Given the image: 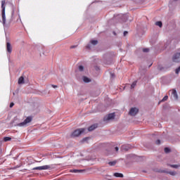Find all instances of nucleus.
I'll list each match as a JSON object with an SVG mask.
<instances>
[{
    "label": "nucleus",
    "instance_id": "nucleus-1",
    "mask_svg": "<svg viewBox=\"0 0 180 180\" xmlns=\"http://www.w3.org/2000/svg\"><path fill=\"white\" fill-rule=\"evenodd\" d=\"M32 120H33V117H27L22 122L18 123L15 126H18L19 127H26V126H27V124L30 123Z\"/></svg>",
    "mask_w": 180,
    "mask_h": 180
},
{
    "label": "nucleus",
    "instance_id": "nucleus-2",
    "mask_svg": "<svg viewBox=\"0 0 180 180\" xmlns=\"http://www.w3.org/2000/svg\"><path fill=\"white\" fill-rule=\"evenodd\" d=\"M1 16L3 25H5V23H6V15L5 14V0L1 1Z\"/></svg>",
    "mask_w": 180,
    "mask_h": 180
},
{
    "label": "nucleus",
    "instance_id": "nucleus-3",
    "mask_svg": "<svg viewBox=\"0 0 180 180\" xmlns=\"http://www.w3.org/2000/svg\"><path fill=\"white\" fill-rule=\"evenodd\" d=\"M84 131H85V128L77 129L71 134V137H79Z\"/></svg>",
    "mask_w": 180,
    "mask_h": 180
},
{
    "label": "nucleus",
    "instance_id": "nucleus-4",
    "mask_svg": "<svg viewBox=\"0 0 180 180\" xmlns=\"http://www.w3.org/2000/svg\"><path fill=\"white\" fill-rule=\"evenodd\" d=\"M115 112L113 113H110L108 115H105L103 118L104 122H109V120H113L115 119Z\"/></svg>",
    "mask_w": 180,
    "mask_h": 180
},
{
    "label": "nucleus",
    "instance_id": "nucleus-5",
    "mask_svg": "<svg viewBox=\"0 0 180 180\" xmlns=\"http://www.w3.org/2000/svg\"><path fill=\"white\" fill-rule=\"evenodd\" d=\"M51 168V165H44L40 167H36L32 169L33 171L38 169L39 171H41L43 169H50Z\"/></svg>",
    "mask_w": 180,
    "mask_h": 180
},
{
    "label": "nucleus",
    "instance_id": "nucleus-6",
    "mask_svg": "<svg viewBox=\"0 0 180 180\" xmlns=\"http://www.w3.org/2000/svg\"><path fill=\"white\" fill-rule=\"evenodd\" d=\"M172 60L174 63H180V53H176L173 55Z\"/></svg>",
    "mask_w": 180,
    "mask_h": 180
},
{
    "label": "nucleus",
    "instance_id": "nucleus-7",
    "mask_svg": "<svg viewBox=\"0 0 180 180\" xmlns=\"http://www.w3.org/2000/svg\"><path fill=\"white\" fill-rule=\"evenodd\" d=\"M139 113V109L136 108H132L129 112V116H136Z\"/></svg>",
    "mask_w": 180,
    "mask_h": 180
},
{
    "label": "nucleus",
    "instance_id": "nucleus-8",
    "mask_svg": "<svg viewBox=\"0 0 180 180\" xmlns=\"http://www.w3.org/2000/svg\"><path fill=\"white\" fill-rule=\"evenodd\" d=\"M172 99L174 101H177L178 99V93H176V90L175 89H173L172 90V96H171Z\"/></svg>",
    "mask_w": 180,
    "mask_h": 180
},
{
    "label": "nucleus",
    "instance_id": "nucleus-9",
    "mask_svg": "<svg viewBox=\"0 0 180 180\" xmlns=\"http://www.w3.org/2000/svg\"><path fill=\"white\" fill-rule=\"evenodd\" d=\"M160 172H162V174H169V175H172V176H175V175H176V172L174 171V172H169V171H167V170H161L160 171Z\"/></svg>",
    "mask_w": 180,
    "mask_h": 180
},
{
    "label": "nucleus",
    "instance_id": "nucleus-10",
    "mask_svg": "<svg viewBox=\"0 0 180 180\" xmlns=\"http://www.w3.org/2000/svg\"><path fill=\"white\" fill-rule=\"evenodd\" d=\"M131 148V145H123L121 146V151H129Z\"/></svg>",
    "mask_w": 180,
    "mask_h": 180
},
{
    "label": "nucleus",
    "instance_id": "nucleus-11",
    "mask_svg": "<svg viewBox=\"0 0 180 180\" xmlns=\"http://www.w3.org/2000/svg\"><path fill=\"white\" fill-rule=\"evenodd\" d=\"M95 129H98V124H94L91 125L90 127H89L88 131H94V130H95Z\"/></svg>",
    "mask_w": 180,
    "mask_h": 180
},
{
    "label": "nucleus",
    "instance_id": "nucleus-12",
    "mask_svg": "<svg viewBox=\"0 0 180 180\" xmlns=\"http://www.w3.org/2000/svg\"><path fill=\"white\" fill-rule=\"evenodd\" d=\"M6 51L8 53H9V54L12 53V45H11V43L9 42L6 43Z\"/></svg>",
    "mask_w": 180,
    "mask_h": 180
},
{
    "label": "nucleus",
    "instance_id": "nucleus-13",
    "mask_svg": "<svg viewBox=\"0 0 180 180\" xmlns=\"http://www.w3.org/2000/svg\"><path fill=\"white\" fill-rule=\"evenodd\" d=\"M84 171H85V170L75 169H71L70 172H74L75 174H81V173L84 172Z\"/></svg>",
    "mask_w": 180,
    "mask_h": 180
},
{
    "label": "nucleus",
    "instance_id": "nucleus-14",
    "mask_svg": "<svg viewBox=\"0 0 180 180\" xmlns=\"http://www.w3.org/2000/svg\"><path fill=\"white\" fill-rule=\"evenodd\" d=\"M82 79H83L84 82H85L86 84H89V82H91V79L86 76H83Z\"/></svg>",
    "mask_w": 180,
    "mask_h": 180
},
{
    "label": "nucleus",
    "instance_id": "nucleus-15",
    "mask_svg": "<svg viewBox=\"0 0 180 180\" xmlns=\"http://www.w3.org/2000/svg\"><path fill=\"white\" fill-rule=\"evenodd\" d=\"M18 84L19 85H22V84H25V77H23L22 76L20 77V78L18 79Z\"/></svg>",
    "mask_w": 180,
    "mask_h": 180
},
{
    "label": "nucleus",
    "instance_id": "nucleus-16",
    "mask_svg": "<svg viewBox=\"0 0 180 180\" xmlns=\"http://www.w3.org/2000/svg\"><path fill=\"white\" fill-rule=\"evenodd\" d=\"M113 175H114L116 178H123V176H124L123 175V174H122V173H117V172L114 173Z\"/></svg>",
    "mask_w": 180,
    "mask_h": 180
},
{
    "label": "nucleus",
    "instance_id": "nucleus-17",
    "mask_svg": "<svg viewBox=\"0 0 180 180\" xmlns=\"http://www.w3.org/2000/svg\"><path fill=\"white\" fill-rule=\"evenodd\" d=\"M168 167H171V168H179L180 165H171V164H167Z\"/></svg>",
    "mask_w": 180,
    "mask_h": 180
},
{
    "label": "nucleus",
    "instance_id": "nucleus-18",
    "mask_svg": "<svg viewBox=\"0 0 180 180\" xmlns=\"http://www.w3.org/2000/svg\"><path fill=\"white\" fill-rule=\"evenodd\" d=\"M117 162V161L114 160L112 162H109L108 165H110V167H115V165H116Z\"/></svg>",
    "mask_w": 180,
    "mask_h": 180
},
{
    "label": "nucleus",
    "instance_id": "nucleus-19",
    "mask_svg": "<svg viewBox=\"0 0 180 180\" xmlns=\"http://www.w3.org/2000/svg\"><path fill=\"white\" fill-rule=\"evenodd\" d=\"M156 26H159V27H162V22L161 21H157L155 22Z\"/></svg>",
    "mask_w": 180,
    "mask_h": 180
},
{
    "label": "nucleus",
    "instance_id": "nucleus-20",
    "mask_svg": "<svg viewBox=\"0 0 180 180\" xmlns=\"http://www.w3.org/2000/svg\"><path fill=\"white\" fill-rule=\"evenodd\" d=\"M91 44H92L93 46H96V44H98V40H91L90 41Z\"/></svg>",
    "mask_w": 180,
    "mask_h": 180
},
{
    "label": "nucleus",
    "instance_id": "nucleus-21",
    "mask_svg": "<svg viewBox=\"0 0 180 180\" xmlns=\"http://www.w3.org/2000/svg\"><path fill=\"white\" fill-rule=\"evenodd\" d=\"M11 140H12V138H11L9 136H5L4 138V141H11Z\"/></svg>",
    "mask_w": 180,
    "mask_h": 180
},
{
    "label": "nucleus",
    "instance_id": "nucleus-22",
    "mask_svg": "<svg viewBox=\"0 0 180 180\" xmlns=\"http://www.w3.org/2000/svg\"><path fill=\"white\" fill-rule=\"evenodd\" d=\"M164 150L166 154H169V153H171V149H169V148H165Z\"/></svg>",
    "mask_w": 180,
    "mask_h": 180
},
{
    "label": "nucleus",
    "instance_id": "nucleus-23",
    "mask_svg": "<svg viewBox=\"0 0 180 180\" xmlns=\"http://www.w3.org/2000/svg\"><path fill=\"white\" fill-rule=\"evenodd\" d=\"M136 85H137V82L135 81L131 85V89H133V88H134V86H136Z\"/></svg>",
    "mask_w": 180,
    "mask_h": 180
},
{
    "label": "nucleus",
    "instance_id": "nucleus-24",
    "mask_svg": "<svg viewBox=\"0 0 180 180\" xmlns=\"http://www.w3.org/2000/svg\"><path fill=\"white\" fill-rule=\"evenodd\" d=\"M86 49H87V50H91V49H92V45L91 44H87Z\"/></svg>",
    "mask_w": 180,
    "mask_h": 180
},
{
    "label": "nucleus",
    "instance_id": "nucleus-25",
    "mask_svg": "<svg viewBox=\"0 0 180 180\" xmlns=\"http://www.w3.org/2000/svg\"><path fill=\"white\" fill-rule=\"evenodd\" d=\"M165 101H168V96H165L161 102H165Z\"/></svg>",
    "mask_w": 180,
    "mask_h": 180
},
{
    "label": "nucleus",
    "instance_id": "nucleus-26",
    "mask_svg": "<svg viewBox=\"0 0 180 180\" xmlns=\"http://www.w3.org/2000/svg\"><path fill=\"white\" fill-rule=\"evenodd\" d=\"M148 51H150V49L148 48H145L143 49V53H148Z\"/></svg>",
    "mask_w": 180,
    "mask_h": 180
},
{
    "label": "nucleus",
    "instance_id": "nucleus-27",
    "mask_svg": "<svg viewBox=\"0 0 180 180\" xmlns=\"http://www.w3.org/2000/svg\"><path fill=\"white\" fill-rule=\"evenodd\" d=\"M155 144H157V146H160V144H161V140L158 139V140L155 141Z\"/></svg>",
    "mask_w": 180,
    "mask_h": 180
},
{
    "label": "nucleus",
    "instance_id": "nucleus-28",
    "mask_svg": "<svg viewBox=\"0 0 180 180\" xmlns=\"http://www.w3.org/2000/svg\"><path fill=\"white\" fill-rule=\"evenodd\" d=\"M179 72H180V66L177 68L175 70L176 74H179Z\"/></svg>",
    "mask_w": 180,
    "mask_h": 180
},
{
    "label": "nucleus",
    "instance_id": "nucleus-29",
    "mask_svg": "<svg viewBox=\"0 0 180 180\" xmlns=\"http://www.w3.org/2000/svg\"><path fill=\"white\" fill-rule=\"evenodd\" d=\"M79 71H84V66L79 65Z\"/></svg>",
    "mask_w": 180,
    "mask_h": 180
},
{
    "label": "nucleus",
    "instance_id": "nucleus-30",
    "mask_svg": "<svg viewBox=\"0 0 180 180\" xmlns=\"http://www.w3.org/2000/svg\"><path fill=\"white\" fill-rule=\"evenodd\" d=\"M178 0H173L169 1V5H172L174 2H176Z\"/></svg>",
    "mask_w": 180,
    "mask_h": 180
},
{
    "label": "nucleus",
    "instance_id": "nucleus-31",
    "mask_svg": "<svg viewBox=\"0 0 180 180\" xmlns=\"http://www.w3.org/2000/svg\"><path fill=\"white\" fill-rule=\"evenodd\" d=\"M143 0H135V1L137 3V4H141V2H143Z\"/></svg>",
    "mask_w": 180,
    "mask_h": 180
},
{
    "label": "nucleus",
    "instance_id": "nucleus-32",
    "mask_svg": "<svg viewBox=\"0 0 180 180\" xmlns=\"http://www.w3.org/2000/svg\"><path fill=\"white\" fill-rule=\"evenodd\" d=\"M127 34H129V32L124 31V36L126 37V36H127Z\"/></svg>",
    "mask_w": 180,
    "mask_h": 180
},
{
    "label": "nucleus",
    "instance_id": "nucleus-33",
    "mask_svg": "<svg viewBox=\"0 0 180 180\" xmlns=\"http://www.w3.org/2000/svg\"><path fill=\"white\" fill-rule=\"evenodd\" d=\"M14 105H15V103H10V108H13Z\"/></svg>",
    "mask_w": 180,
    "mask_h": 180
},
{
    "label": "nucleus",
    "instance_id": "nucleus-34",
    "mask_svg": "<svg viewBox=\"0 0 180 180\" xmlns=\"http://www.w3.org/2000/svg\"><path fill=\"white\" fill-rule=\"evenodd\" d=\"M76 47H77V45H73L70 46V49H76Z\"/></svg>",
    "mask_w": 180,
    "mask_h": 180
},
{
    "label": "nucleus",
    "instance_id": "nucleus-35",
    "mask_svg": "<svg viewBox=\"0 0 180 180\" xmlns=\"http://www.w3.org/2000/svg\"><path fill=\"white\" fill-rule=\"evenodd\" d=\"M51 86L52 88H58V86L54 84H52Z\"/></svg>",
    "mask_w": 180,
    "mask_h": 180
},
{
    "label": "nucleus",
    "instance_id": "nucleus-36",
    "mask_svg": "<svg viewBox=\"0 0 180 180\" xmlns=\"http://www.w3.org/2000/svg\"><path fill=\"white\" fill-rule=\"evenodd\" d=\"M88 139H89L88 137H86V138L83 139L82 141L85 142L88 140Z\"/></svg>",
    "mask_w": 180,
    "mask_h": 180
},
{
    "label": "nucleus",
    "instance_id": "nucleus-37",
    "mask_svg": "<svg viewBox=\"0 0 180 180\" xmlns=\"http://www.w3.org/2000/svg\"><path fill=\"white\" fill-rule=\"evenodd\" d=\"M115 151H119V147H117V146H116L115 148Z\"/></svg>",
    "mask_w": 180,
    "mask_h": 180
},
{
    "label": "nucleus",
    "instance_id": "nucleus-38",
    "mask_svg": "<svg viewBox=\"0 0 180 180\" xmlns=\"http://www.w3.org/2000/svg\"><path fill=\"white\" fill-rule=\"evenodd\" d=\"M11 15H12V16H13V15H15V10H13Z\"/></svg>",
    "mask_w": 180,
    "mask_h": 180
},
{
    "label": "nucleus",
    "instance_id": "nucleus-39",
    "mask_svg": "<svg viewBox=\"0 0 180 180\" xmlns=\"http://www.w3.org/2000/svg\"><path fill=\"white\" fill-rule=\"evenodd\" d=\"M0 148H2V142L0 141Z\"/></svg>",
    "mask_w": 180,
    "mask_h": 180
},
{
    "label": "nucleus",
    "instance_id": "nucleus-40",
    "mask_svg": "<svg viewBox=\"0 0 180 180\" xmlns=\"http://www.w3.org/2000/svg\"><path fill=\"white\" fill-rule=\"evenodd\" d=\"M110 76L113 77H115V74L111 73V74H110Z\"/></svg>",
    "mask_w": 180,
    "mask_h": 180
},
{
    "label": "nucleus",
    "instance_id": "nucleus-41",
    "mask_svg": "<svg viewBox=\"0 0 180 180\" xmlns=\"http://www.w3.org/2000/svg\"><path fill=\"white\" fill-rule=\"evenodd\" d=\"M113 34H116V32H113Z\"/></svg>",
    "mask_w": 180,
    "mask_h": 180
},
{
    "label": "nucleus",
    "instance_id": "nucleus-42",
    "mask_svg": "<svg viewBox=\"0 0 180 180\" xmlns=\"http://www.w3.org/2000/svg\"><path fill=\"white\" fill-rule=\"evenodd\" d=\"M149 67H151V65H149Z\"/></svg>",
    "mask_w": 180,
    "mask_h": 180
},
{
    "label": "nucleus",
    "instance_id": "nucleus-43",
    "mask_svg": "<svg viewBox=\"0 0 180 180\" xmlns=\"http://www.w3.org/2000/svg\"><path fill=\"white\" fill-rule=\"evenodd\" d=\"M149 67H151V65H149Z\"/></svg>",
    "mask_w": 180,
    "mask_h": 180
},
{
    "label": "nucleus",
    "instance_id": "nucleus-44",
    "mask_svg": "<svg viewBox=\"0 0 180 180\" xmlns=\"http://www.w3.org/2000/svg\"><path fill=\"white\" fill-rule=\"evenodd\" d=\"M149 67H151V65H149Z\"/></svg>",
    "mask_w": 180,
    "mask_h": 180
},
{
    "label": "nucleus",
    "instance_id": "nucleus-45",
    "mask_svg": "<svg viewBox=\"0 0 180 180\" xmlns=\"http://www.w3.org/2000/svg\"><path fill=\"white\" fill-rule=\"evenodd\" d=\"M13 95H15V93H13Z\"/></svg>",
    "mask_w": 180,
    "mask_h": 180
}]
</instances>
